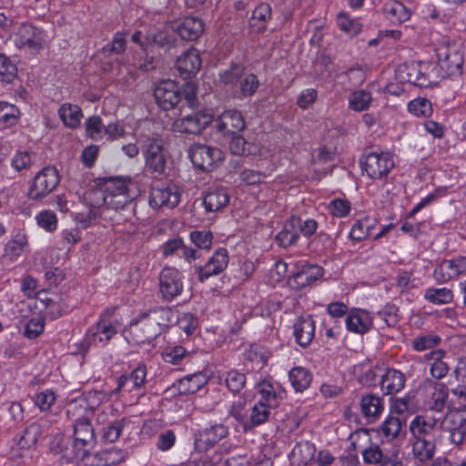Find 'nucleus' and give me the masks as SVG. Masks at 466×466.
<instances>
[{
	"label": "nucleus",
	"mask_w": 466,
	"mask_h": 466,
	"mask_svg": "<svg viewBox=\"0 0 466 466\" xmlns=\"http://www.w3.org/2000/svg\"><path fill=\"white\" fill-rule=\"evenodd\" d=\"M174 312L167 307H158L140 313L128 328L134 343L150 342L170 324Z\"/></svg>",
	"instance_id": "nucleus-1"
},
{
	"label": "nucleus",
	"mask_w": 466,
	"mask_h": 466,
	"mask_svg": "<svg viewBox=\"0 0 466 466\" xmlns=\"http://www.w3.org/2000/svg\"><path fill=\"white\" fill-rule=\"evenodd\" d=\"M154 96L157 105L166 111L176 107L182 111L185 106L193 108L197 104L193 91L183 93L178 85L170 79L163 80L156 86Z\"/></svg>",
	"instance_id": "nucleus-2"
},
{
	"label": "nucleus",
	"mask_w": 466,
	"mask_h": 466,
	"mask_svg": "<svg viewBox=\"0 0 466 466\" xmlns=\"http://www.w3.org/2000/svg\"><path fill=\"white\" fill-rule=\"evenodd\" d=\"M96 184L103 194L104 205L107 208L121 209L133 201L130 179L117 177H99Z\"/></svg>",
	"instance_id": "nucleus-3"
},
{
	"label": "nucleus",
	"mask_w": 466,
	"mask_h": 466,
	"mask_svg": "<svg viewBox=\"0 0 466 466\" xmlns=\"http://www.w3.org/2000/svg\"><path fill=\"white\" fill-rule=\"evenodd\" d=\"M188 155L193 165L206 172L216 169L224 159L222 150L203 144H193L188 150Z\"/></svg>",
	"instance_id": "nucleus-4"
},
{
	"label": "nucleus",
	"mask_w": 466,
	"mask_h": 466,
	"mask_svg": "<svg viewBox=\"0 0 466 466\" xmlns=\"http://www.w3.org/2000/svg\"><path fill=\"white\" fill-rule=\"evenodd\" d=\"M144 156L147 171L153 177L160 178L166 175L167 162L162 139H149Z\"/></svg>",
	"instance_id": "nucleus-5"
},
{
	"label": "nucleus",
	"mask_w": 466,
	"mask_h": 466,
	"mask_svg": "<svg viewBox=\"0 0 466 466\" xmlns=\"http://www.w3.org/2000/svg\"><path fill=\"white\" fill-rule=\"evenodd\" d=\"M159 291L164 300L171 301L183 291V276L175 268L165 267L159 273Z\"/></svg>",
	"instance_id": "nucleus-6"
},
{
	"label": "nucleus",
	"mask_w": 466,
	"mask_h": 466,
	"mask_svg": "<svg viewBox=\"0 0 466 466\" xmlns=\"http://www.w3.org/2000/svg\"><path fill=\"white\" fill-rule=\"evenodd\" d=\"M212 120L213 116L208 111L199 110L177 118L173 126L177 132L198 135L210 125Z\"/></svg>",
	"instance_id": "nucleus-7"
},
{
	"label": "nucleus",
	"mask_w": 466,
	"mask_h": 466,
	"mask_svg": "<svg viewBox=\"0 0 466 466\" xmlns=\"http://www.w3.org/2000/svg\"><path fill=\"white\" fill-rule=\"evenodd\" d=\"M59 183V176L56 168L53 167H44L34 177L31 186V198L41 199L51 193Z\"/></svg>",
	"instance_id": "nucleus-8"
},
{
	"label": "nucleus",
	"mask_w": 466,
	"mask_h": 466,
	"mask_svg": "<svg viewBox=\"0 0 466 466\" xmlns=\"http://www.w3.org/2000/svg\"><path fill=\"white\" fill-rule=\"evenodd\" d=\"M213 128L223 137H229L244 130L246 122L239 111L226 110L215 120Z\"/></svg>",
	"instance_id": "nucleus-9"
},
{
	"label": "nucleus",
	"mask_w": 466,
	"mask_h": 466,
	"mask_svg": "<svg viewBox=\"0 0 466 466\" xmlns=\"http://www.w3.org/2000/svg\"><path fill=\"white\" fill-rule=\"evenodd\" d=\"M362 168L370 177L380 179L388 175L394 167V162L388 153H370L363 163Z\"/></svg>",
	"instance_id": "nucleus-10"
},
{
	"label": "nucleus",
	"mask_w": 466,
	"mask_h": 466,
	"mask_svg": "<svg viewBox=\"0 0 466 466\" xmlns=\"http://www.w3.org/2000/svg\"><path fill=\"white\" fill-rule=\"evenodd\" d=\"M228 264V250L224 248L217 249L204 266L195 268L199 281L203 282L210 277L223 272Z\"/></svg>",
	"instance_id": "nucleus-11"
},
{
	"label": "nucleus",
	"mask_w": 466,
	"mask_h": 466,
	"mask_svg": "<svg viewBox=\"0 0 466 466\" xmlns=\"http://www.w3.org/2000/svg\"><path fill=\"white\" fill-rule=\"evenodd\" d=\"M180 200V194L176 185L152 187L149 198V205L152 208L167 207L174 208Z\"/></svg>",
	"instance_id": "nucleus-12"
},
{
	"label": "nucleus",
	"mask_w": 466,
	"mask_h": 466,
	"mask_svg": "<svg viewBox=\"0 0 466 466\" xmlns=\"http://www.w3.org/2000/svg\"><path fill=\"white\" fill-rule=\"evenodd\" d=\"M171 29L176 32L181 39L195 41L204 32V23L198 17L187 16L172 23Z\"/></svg>",
	"instance_id": "nucleus-13"
},
{
	"label": "nucleus",
	"mask_w": 466,
	"mask_h": 466,
	"mask_svg": "<svg viewBox=\"0 0 466 466\" xmlns=\"http://www.w3.org/2000/svg\"><path fill=\"white\" fill-rule=\"evenodd\" d=\"M439 66L445 76L461 75L462 72L463 55L456 48L441 49L438 53Z\"/></svg>",
	"instance_id": "nucleus-14"
},
{
	"label": "nucleus",
	"mask_w": 466,
	"mask_h": 466,
	"mask_svg": "<svg viewBox=\"0 0 466 466\" xmlns=\"http://www.w3.org/2000/svg\"><path fill=\"white\" fill-rule=\"evenodd\" d=\"M176 66L184 79L195 76L201 67L198 51L193 47L189 48L177 57Z\"/></svg>",
	"instance_id": "nucleus-15"
},
{
	"label": "nucleus",
	"mask_w": 466,
	"mask_h": 466,
	"mask_svg": "<svg viewBox=\"0 0 466 466\" xmlns=\"http://www.w3.org/2000/svg\"><path fill=\"white\" fill-rule=\"evenodd\" d=\"M51 302L52 299H48L46 293L44 291L37 292L34 297L31 296V309L34 308L38 310L35 316H31V325L35 326V329L31 328V338H35L44 331L45 317L42 311L46 309Z\"/></svg>",
	"instance_id": "nucleus-16"
},
{
	"label": "nucleus",
	"mask_w": 466,
	"mask_h": 466,
	"mask_svg": "<svg viewBox=\"0 0 466 466\" xmlns=\"http://www.w3.org/2000/svg\"><path fill=\"white\" fill-rule=\"evenodd\" d=\"M431 391L428 398L427 406L430 410L442 413L447 406L449 388L442 382L428 380Z\"/></svg>",
	"instance_id": "nucleus-17"
},
{
	"label": "nucleus",
	"mask_w": 466,
	"mask_h": 466,
	"mask_svg": "<svg viewBox=\"0 0 466 466\" xmlns=\"http://www.w3.org/2000/svg\"><path fill=\"white\" fill-rule=\"evenodd\" d=\"M346 326L350 332L364 334L372 327V318L367 310L354 309L347 315Z\"/></svg>",
	"instance_id": "nucleus-18"
},
{
	"label": "nucleus",
	"mask_w": 466,
	"mask_h": 466,
	"mask_svg": "<svg viewBox=\"0 0 466 466\" xmlns=\"http://www.w3.org/2000/svg\"><path fill=\"white\" fill-rule=\"evenodd\" d=\"M81 447H85L89 453L93 448L96 438L90 421L86 418L78 419L74 425V441Z\"/></svg>",
	"instance_id": "nucleus-19"
},
{
	"label": "nucleus",
	"mask_w": 466,
	"mask_h": 466,
	"mask_svg": "<svg viewBox=\"0 0 466 466\" xmlns=\"http://www.w3.org/2000/svg\"><path fill=\"white\" fill-rule=\"evenodd\" d=\"M323 273V268L318 265H302L292 275V280L298 288H306L315 283Z\"/></svg>",
	"instance_id": "nucleus-20"
},
{
	"label": "nucleus",
	"mask_w": 466,
	"mask_h": 466,
	"mask_svg": "<svg viewBox=\"0 0 466 466\" xmlns=\"http://www.w3.org/2000/svg\"><path fill=\"white\" fill-rule=\"evenodd\" d=\"M360 405L362 415L370 422L376 421L384 409L382 400L372 393L363 395L360 399Z\"/></svg>",
	"instance_id": "nucleus-21"
},
{
	"label": "nucleus",
	"mask_w": 466,
	"mask_h": 466,
	"mask_svg": "<svg viewBox=\"0 0 466 466\" xmlns=\"http://www.w3.org/2000/svg\"><path fill=\"white\" fill-rule=\"evenodd\" d=\"M405 382L406 377L401 371L394 369H389L381 377V390L384 394H396L404 388Z\"/></svg>",
	"instance_id": "nucleus-22"
},
{
	"label": "nucleus",
	"mask_w": 466,
	"mask_h": 466,
	"mask_svg": "<svg viewBox=\"0 0 466 466\" xmlns=\"http://www.w3.org/2000/svg\"><path fill=\"white\" fill-rule=\"evenodd\" d=\"M427 358L431 361L430 372L432 378L437 380L445 378L451 370L446 352L443 350H435Z\"/></svg>",
	"instance_id": "nucleus-23"
},
{
	"label": "nucleus",
	"mask_w": 466,
	"mask_h": 466,
	"mask_svg": "<svg viewBox=\"0 0 466 466\" xmlns=\"http://www.w3.org/2000/svg\"><path fill=\"white\" fill-rule=\"evenodd\" d=\"M271 6L268 4L261 3L252 12L248 19V27L251 33L259 34L267 29L268 22L271 18Z\"/></svg>",
	"instance_id": "nucleus-24"
},
{
	"label": "nucleus",
	"mask_w": 466,
	"mask_h": 466,
	"mask_svg": "<svg viewBox=\"0 0 466 466\" xmlns=\"http://www.w3.org/2000/svg\"><path fill=\"white\" fill-rule=\"evenodd\" d=\"M314 331L315 322L311 316L300 317L294 325L296 341L304 348L312 341Z\"/></svg>",
	"instance_id": "nucleus-25"
},
{
	"label": "nucleus",
	"mask_w": 466,
	"mask_h": 466,
	"mask_svg": "<svg viewBox=\"0 0 466 466\" xmlns=\"http://www.w3.org/2000/svg\"><path fill=\"white\" fill-rule=\"evenodd\" d=\"M85 447H81L75 441L67 444L59 457V466H76L88 457Z\"/></svg>",
	"instance_id": "nucleus-26"
},
{
	"label": "nucleus",
	"mask_w": 466,
	"mask_h": 466,
	"mask_svg": "<svg viewBox=\"0 0 466 466\" xmlns=\"http://www.w3.org/2000/svg\"><path fill=\"white\" fill-rule=\"evenodd\" d=\"M228 428L223 424H215L199 431L196 440L198 445L204 444L205 449L213 447L228 435Z\"/></svg>",
	"instance_id": "nucleus-27"
},
{
	"label": "nucleus",
	"mask_w": 466,
	"mask_h": 466,
	"mask_svg": "<svg viewBox=\"0 0 466 466\" xmlns=\"http://www.w3.org/2000/svg\"><path fill=\"white\" fill-rule=\"evenodd\" d=\"M116 333V328L105 319H100L95 327H92L87 331V336L91 337L89 343L96 344L99 342H107Z\"/></svg>",
	"instance_id": "nucleus-28"
},
{
	"label": "nucleus",
	"mask_w": 466,
	"mask_h": 466,
	"mask_svg": "<svg viewBox=\"0 0 466 466\" xmlns=\"http://www.w3.org/2000/svg\"><path fill=\"white\" fill-rule=\"evenodd\" d=\"M229 197L224 188H216L208 191L203 200L208 212H216L228 205Z\"/></svg>",
	"instance_id": "nucleus-29"
},
{
	"label": "nucleus",
	"mask_w": 466,
	"mask_h": 466,
	"mask_svg": "<svg viewBox=\"0 0 466 466\" xmlns=\"http://www.w3.org/2000/svg\"><path fill=\"white\" fill-rule=\"evenodd\" d=\"M410 431L415 440H427L435 441L436 431L432 425L427 424L426 418L415 417L410 425Z\"/></svg>",
	"instance_id": "nucleus-30"
},
{
	"label": "nucleus",
	"mask_w": 466,
	"mask_h": 466,
	"mask_svg": "<svg viewBox=\"0 0 466 466\" xmlns=\"http://www.w3.org/2000/svg\"><path fill=\"white\" fill-rule=\"evenodd\" d=\"M426 64H415L405 66L404 70L406 71V77L403 79L414 86L424 87L428 86L431 83L429 76L425 72L422 71Z\"/></svg>",
	"instance_id": "nucleus-31"
},
{
	"label": "nucleus",
	"mask_w": 466,
	"mask_h": 466,
	"mask_svg": "<svg viewBox=\"0 0 466 466\" xmlns=\"http://www.w3.org/2000/svg\"><path fill=\"white\" fill-rule=\"evenodd\" d=\"M58 114L65 126L70 128L77 127L83 117L82 110L78 106L66 103L60 106Z\"/></svg>",
	"instance_id": "nucleus-32"
},
{
	"label": "nucleus",
	"mask_w": 466,
	"mask_h": 466,
	"mask_svg": "<svg viewBox=\"0 0 466 466\" xmlns=\"http://www.w3.org/2000/svg\"><path fill=\"white\" fill-rule=\"evenodd\" d=\"M289 380L294 390L301 392L309 387L312 375L303 367H295L289 372Z\"/></svg>",
	"instance_id": "nucleus-33"
},
{
	"label": "nucleus",
	"mask_w": 466,
	"mask_h": 466,
	"mask_svg": "<svg viewBox=\"0 0 466 466\" xmlns=\"http://www.w3.org/2000/svg\"><path fill=\"white\" fill-rule=\"evenodd\" d=\"M147 40L163 49L168 50L176 46V38L166 30L152 28L147 32Z\"/></svg>",
	"instance_id": "nucleus-34"
},
{
	"label": "nucleus",
	"mask_w": 466,
	"mask_h": 466,
	"mask_svg": "<svg viewBox=\"0 0 466 466\" xmlns=\"http://www.w3.org/2000/svg\"><path fill=\"white\" fill-rule=\"evenodd\" d=\"M387 17L392 22L401 24L407 21L411 12L403 4L398 1H391L385 5L384 7Z\"/></svg>",
	"instance_id": "nucleus-35"
},
{
	"label": "nucleus",
	"mask_w": 466,
	"mask_h": 466,
	"mask_svg": "<svg viewBox=\"0 0 466 466\" xmlns=\"http://www.w3.org/2000/svg\"><path fill=\"white\" fill-rule=\"evenodd\" d=\"M435 441L427 440H415L412 444V453L420 462L431 460L435 451Z\"/></svg>",
	"instance_id": "nucleus-36"
},
{
	"label": "nucleus",
	"mask_w": 466,
	"mask_h": 466,
	"mask_svg": "<svg viewBox=\"0 0 466 466\" xmlns=\"http://www.w3.org/2000/svg\"><path fill=\"white\" fill-rule=\"evenodd\" d=\"M270 415V410L268 405L259 401L255 404L251 410L248 422H245V431H250L252 428L258 426L268 420Z\"/></svg>",
	"instance_id": "nucleus-37"
},
{
	"label": "nucleus",
	"mask_w": 466,
	"mask_h": 466,
	"mask_svg": "<svg viewBox=\"0 0 466 466\" xmlns=\"http://www.w3.org/2000/svg\"><path fill=\"white\" fill-rule=\"evenodd\" d=\"M208 383V378L203 372H197L179 380V386L184 393L193 394Z\"/></svg>",
	"instance_id": "nucleus-38"
},
{
	"label": "nucleus",
	"mask_w": 466,
	"mask_h": 466,
	"mask_svg": "<svg viewBox=\"0 0 466 466\" xmlns=\"http://www.w3.org/2000/svg\"><path fill=\"white\" fill-rule=\"evenodd\" d=\"M434 279L441 283L447 282L459 276L454 258L443 260L433 272Z\"/></svg>",
	"instance_id": "nucleus-39"
},
{
	"label": "nucleus",
	"mask_w": 466,
	"mask_h": 466,
	"mask_svg": "<svg viewBox=\"0 0 466 466\" xmlns=\"http://www.w3.org/2000/svg\"><path fill=\"white\" fill-rule=\"evenodd\" d=\"M424 299L432 304L443 305L452 301L453 293L447 288H430L425 290Z\"/></svg>",
	"instance_id": "nucleus-40"
},
{
	"label": "nucleus",
	"mask_w": 466,
	"mask_h": 466,
	"mask_svg": "<svg viewBox=\"0 0 466 466\" xmlns=\"http://www.w3.org/2000/svg\"><path fill=\"white\" fill-rule=\"evenodd\" d=\"M16 65L5 54L0 53V82L12 83L17 76Z\"/></svg>",
	"instance_id": "nucleus-41"
},
{
	"label": "nucleus",
	"mask_w": 466,
	"mask_h": 466,
	"mask_svg": "<svg viewBox=\"0 0 466 466\" xmlns=\"http://www.w3.org/2000/svg\"><path fill=\"white\" fill-rule=\"evenodd\" d=\"M127 40L125 34L117 32L115 34L111 43L104 46L101 53L104 56L109 57L111 55H120L125 52Z\"/></svg>",
	"instance_id": "nucleus-42"
},
{
	"label": "nucleus",
	"mask_w": 466,
	"mask_h": 466,
	"mask_svg": "<svg viewBox=\"0 0 466 466\" xmlns=\"http://www.w3.org/2000/svg\"><path fill=\"white\" fill-rule=\"evenodd\" d=\"M466 425V418L457 411H450L443 415L441 430L451 432Z\"/></svg>",
	"instance_id": "nucleus-43"
},
{
	"label": "nucleus",
	"mask_w": 466,
	"mask_h": 466,
	"mask_svg": "<svg viewBox=\"0 0 466 466\" xmlns=\"http://www.w3.org/2000/svg\"><path fill=\"white\" fill-rule=\"evenodd\" d=\"M337 25L340 30L350 36L358 35L361 30L360 23L355 18H350L346 13L338 15Z\"/></svg>",
	"instance_id": "nucleus-44"
},
{
	"label": "nucleus",
	"mask_w": 466,
	"mask_h": 466,
	"mask_svg": "<svg viewBox=\"0 0 466 466\" xmlns=\"http://www.w3.org/2000/svg\"><path fill=\"white\" fill-rule=\"evenodd\" d=\"M402 421L400 419L390 416L381 424L380 431L389 440L396 439L401 431Z\"/></svg>",
	"instance_id": "nucleus-45"
},
{
	"label": "nucleus",
	"mask_w": 466,
	"mask_h": 466,
	"mask_svg": "<svg viewBox=\"0 0 466 466\" xmlns=\"http://www.w3.org/2000/svg\"><path fill=\"white\" fill-rule=\"evenodd\" d=\"M228 148L230 152L237 156H248L252 153V145L248 143L246 139L238 135H231Z\"/></svg>",
	"instance_id": "nucleus-46"
},
{
	"label": "nucleus",
	"mask_w": 466,
	"mask_h": 466,
	"mask_svg": "<svg viewBox=\"0 0 466 466\" xmlns=\"http://www.w3.org/2000/svg\"><path fill=\"white\" fill-rule=\"evenodd\" d=\"M26 244L27 240L25 236H16L6 244L4 258L9 260L15 259L21 254Z\"/></svg>",
	"instance_id": "nucleus-47"
},
{
	"label": "nucleus",
	"mask_w": 466,
	"mask_h": 466,
	"mask_svg": "<svg viewBox=\"0 0 466 466\" xmlns=\"http://www.w3.org/2000/svg\"><path fill=\"white\" fill-rule=\"evenodd\" d=\"M238 85L239 91L243 96H251L256 93L259 81L255 74L244 73Z\"/></svg>",
	"instance_id": "nucleus-48"
},
{
	"label": "nucleus",
	"mask_w": 466,
	"mask_h": 466,
	"mask_svg": "<svg viewBox=\"0 0 466 466\" xmlns=\"http://www.w3.org/2000/svg\"><path fill=\"white\" fill-rule=\"evenodd\" d=\"M86 135L93 140L102 139L105 126L98 116H92L86 120Z\"/></svg>",
	"instance_id": "nucleus-49"
},
{
	"label": "nucleus",
	"mask_w": 466,
	"mask_h": 466,
	"mask_svg": "<svg viewBox=\"0 0 466 466\" xmlns=\"http://www.w3.org/2000/svg\"><path fill=\"white\" fill-rule=\"evenodd\" d=\"M16 108L7 102H0V129H5L16 123Z\"/></svg>",
	"instance_id": "nucleus-50"
},
{
	"label": "nucleus",
	"mask_w": 466,
	"mask_h": 466,
	"mask_svg": "<svg viewBox=\"0 0 466 466\" xmlns=\"http://www.w3.org/2000/svg\"><path fill=\"white\" fill-rule=\"evenodd\" d=\"M371 100L372 98L370 92L358 90L351 94L350 97V105L355 111H363L369 107Z\"/></svg>",
	"instance_id": "nucleus-51"
},
{
	"label": "nucleus",
	"mask_w": 466,
	"mask_h": 466,
	"mask_svg": "<svg viewBox=\"0 0 466 466\" xmlns=\"http://www.w3.org/2000/svg\"><path fill=\"white\" fill-rule=\"evenodd\" d=\"M315 452V445L309 441L297 444L292 451L294 456L297 454L299 456V463L305 465L314 459Z\"/></svg>",
	"instance_id": "nucleus-52"
},
{
	"label": "nucleus",
	"mask_w": 466,
	"mask_h": 466,
	"mask_svg": "<svg viewBox=\"0 0 466 466\" xmlns=\"http://www.w3.org/2000/svg\"><path fill=\"white\" fill-rule=\"evenodd\" d=\"M56 395L55 392L46 390L37 393L34 398V405L42 412H47L55 404Z\"/></svg>",
	"instance_id": "nucleus-53"
},
{
	"label": "nucleus",
	"mask_w": 466,
	"mask_h": 466,
	"mask_svg": "<svg viewBox=\"0 0 466 466\" xmlns=\"http://www.w3.org/2000/svg\"><path fill=\"white\" fill-rule=\"evenodd\" d=\"M225 380L228 389L234 393L239 392L246 384L245 374L236 370L228 371Z\"/></svg>",
	"instance_id": "nucleus-54"
},
{
	"label": "nucleus",
	"mask_w": 466,
	"mask_h": 466,
	"mask_svg": "<svg viewBox=\"0 0 466 466\" xmlns=\"http://www.w3.org/2000/svg\"><path fill=\"white\" fill-rule=\"evenodd\" d=\"M363 461L366 464H376L380 465L384 460L387 454H384L380 447L377 444L370 443V445L365 448L362 451Z\"/></svg>",
	"instance_id": "nucleus-55"
},
{
	"label": "nucleus",
	"mask_w": 466,
	"mask_h": 466,
	"mask_svg": "<svg viewBox=\"0 0 466 466\" xmlns=\"http://www.w3.org/2000/svg\"><path fill=\"white\" fill-rule=\"evenodd\" d=\"M441 342V338L437 335L427 334L424 336H419L413 339L411 345L412 348L417 351H424L434 348Z\"/></svg>",
	"instance_id": "nucleus-56"
},
{
	"label": "nucleus",
	"mask_w": 466,
	"mask_h": 466,
	"mask_svg": "<svg viewBox=\"0 0 466 466\" xmlns=\"http://www.w3.org/2000/svg\"><path fill=\"white\" fill-rule=\"evenodd\" d=\"M177 441V435L173 430H165L159 432L156 440V447L161 451L171 450Z\"/></svg>",
	"instance_id": "nucleus-57"
},
{
	"label": "nucleus",
	"mask_w": 466,
	"mask_h": 466,
	"mask_svg": "<svg viewBox=\"0 0 466 466\" xmlns=\"http://www.w3.org/2000/svg\"><path fill=\"white\" fill-rule=\"evenodd\" d=\"M245 73V67L240 64H234L228 69L220 74V79L227 85L238 84Z\"/></svg>",
	"instance_id": "nucleus-58"
},
{
	"label": "nucleus",
	"mask_w": 466,
	"mask_h": 466,
	"mask_svg": "<svg viewBox=\"0 0 466 466\" xmlns=\"http://www.w3.org/2000/svg\"><path fill=\"white\" fill-rule=\"evenodd\" d=\"M37 225L48 232L55 231L57 227V218L51 210L41 211L36 217Z\"/></svg>",
	"instance_id": "nucleus-59"
},
{
	"label": "nucleus",
	"mask_w": 466,
	"mask_h": 466,
	"mask_svg": "<svg viewBox=\"0 0 466 466\" xmlns=\"http://www.w3.org/2000/svg\"><path fill=\"white\" fill-rule=\"evenodd\" d=\"M408 109L417 116H427L431 113V103L426 98H417L409 103Z\"/></svg>",
	"instance_id": "nucleus-60"
},
{
	"label": "nucleus",
	"mask_w": 466,
	"mask_h": 466,
	"mask_svg": "<svg viewBox=\"0 0 466 466\" xmlns=\"http://www.w3.org/2000/svg\"><path fill=\"white\" fill-rule=\"evenodd\" d=\"M190 239L198 248L208 249L212 245L213 235L207 230H194L190 233Z\"/></svg>",
	"instance_id": "nucleus-61"
},
{
	"label": "nucleus",
	"mask_w": 466,
	"mask_h": 466,
	"mask_svg": "<svg viewBox=\"0 0 466 466\" xmlns=\"http://www.w3.org/2000/svg\"><path fill=\"white\" fill-rule=\"evenodd\" d=\"M126 420H117L110 423L104 431V439L108 442H115L118 440L124 427L126 426Z\"/></svg>",
	"instance_id": "nucleus-62"
},
{
	"label": "nucleus",
	"mask_w": 466,
	"mask_h": 466,
	"mask_svg": "<svg viewBox=\"0 0 466 466\" xmlns=\"http://www.w3.org/2000/svg\"><path fill=\"white\" fill-rule=\"evenodd\" d=\"M398 307L388 304L378 312V315L388 327H394L398 323Z\"/></svg>",
	"instance_id": "nucleus-63"
},
{
	"label": "nucleus",
	"mask_w": 466,
	"mask_h": 466,
	"mask_svg": "<svg viewBox=\"0 0 466 466\" xmlns=\"http://www.w3.org/2000/svg\"><path fill=\"white\" fill-rule=\"evenodd\" d=\"M329 209L333 216L342 218L350 211V203L347 199L336 198L329 204Z\"/></svg>",
	"instance_id": "nucleus-64"
}]
</instances>
